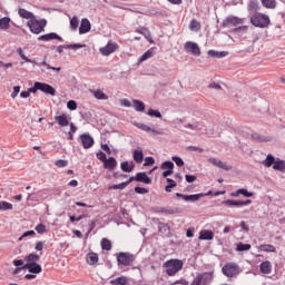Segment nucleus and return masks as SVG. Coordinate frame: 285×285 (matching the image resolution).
Segmentation results:
<instances>
[{"label": "nucleus", "instance_id": "nucleus-1", "mask_svg": "<svg viewBox=\"0 0 285 285\" xmlns=\"http://www.w3.org/2000/svg\"><path fill=\"white\" fill-rule=\"evenodd\" d=\"M39 259H41V257L36 253H31V254L27 255L24 257L26 265L22 268H27L26 271H28L29 273H31L33 275H39V273H42V271H43L41 265L39 263H37V262H39Z\"/></svg>", "mask_w": 285, "mask_h": 285}, {"label": "nucleus", "instance_id": "nucleus-2", "mask_svg": "<svg viewBox=\"0 0 285 285\" xmlns=\"http://www.w3.org/2000/svg\"><path fill=\"white\" fill-rule=\"evenodd\" d=\"M166 273L169 277H173L184 268V262L180 259H169L164 264Z\"/></svg>", "mask_w": 285, "mask_h": 285}, {"label": "nucleus", "instance_id": "nucleus-3", "mask_svg": "<svg viewBox=\"0 0 285 285\" xmlns=\"http://www.w3.org/2000/svg\"><path fill=\"white\" fill-rule=\"evenodd\" d=\"M27 26L30 29V32H32L33 35H40V32H43L46 30V26H48V20H38L37 18H32L27 22Z\"/></svg>", "mask_w": 285, "mask_h": 285}, {"label": "nucleus", "instance_id": "nucleus-4", "mask_svg": "<svg viewBox=\"0 0 285 285\" xmlns=\"http://www.w3.org/2000/svg\"><path fill=\"white\" fill-rule=\"evenodd\" d=\"M250 23L255 26V28H268V26H271V18L265 13L256 12L250 17Z\"/></svg>", "mask_w": 285, "mask_h": 285}, {"label": "nucleus", "instance_id": "nucleus-5", "mask_svg": "<svg viewBox=\"0 0 285 285\" xmlns=\"http://www.w3.org/2000/svg\"><path fill=\"white\" fill-rule=\"evenodd\" d=\"M116 259L118 266H130L136 259L134 254H130L128 252H119L116 254Z\"/></svg>", "mask_w": 285, "mask_h": 285}, {"label": "nucleus", "instance_id": "nucleus-6", "mask_svg": "<svg viewBox=\"0 0 285 285\" xmlns=\"http://www.w3.org/2000/svg\"><path fill=\"white\" fill-rule=\"evenodd\" d=\"M222 273L225 275V277H237L242 271L239 269V265L235 263H227L225 266H223Z\"/></svg>", "mask_w": 285, "mask_h": 285}, {"label": "nucleus", "instance_id": "nucleus-7", "mask_svg": "<svg viewBox=\"0 0 285 285\" xmlns=\"http://www.w3.org/2000/svg\"><path fill=\"white\" fill-rule=\"evenodd\" d=\"M208 195H213V190H209L208 193L191 194V195L176 193V197H178V199H184V202H199L202 197H208Z\"/></svg>", "mask_w": 285, "mask_h": 285}, {"label": "nucleus", "instance_id": "nucleus-8", "mask_svg": "<svg viewBox=\"0 0 285 285\" xmlns=\"http://www.w3.org/2000/svg\"><path fill=\"white\" fill-rule=\"evenodd\" d=\"M253 204L252 199H246V200H235V199H227L223 200L222 205L226 206L227 208H239V206H250Z\"/></svg>", "mask_w": 285, "mask_h": 285}, {"label": "nucleus", "instance_id": "nucleus-9", "mask_svg": "<svg viewBox=\"0 0 285 285\" xmlns=\"http://www.w3.org/2000/svg\"><path fill=\"white\" fill-rule=\"evenodd\" d=\"M130 184L132 181H139L140 184H153V178L149 177V175L146 171H139L135 176L129 177Z\"/></svg>", "mask_w": 285, "mask_h": 285}, {"label": "nucleus", "instance_id": "nucleus-10", "mask_svg": "<svg viewBox=\"0 0 285 285\" xmlns=\"http://www.w3.org/2000/svg\"><path fill=\"white\" fill-rule=\"evenodd\" d=\"M153 213L164 214V215H179L184 213L181 207L168 208V207H153Z\"/></svg>", "mask_w": 285, "mask_h": 285}, {"label": "nucleus", "instance_id": "nucleus-11", "mask_svg": "<svg viewBox=\"0 0 285 285\" xmlns=\"http://www.w3.org/2000/svg\"><path fill=\"white\" fill-rule=\"evenodd\" d=\"M244 23V18H239L237 16H228L226 19L222 22V28H230V26H239Z\"/></svg>", "mask_w": 285, "mask_h": 285}, {"label": "nucleus", "instance_id": "nucleus-12", "mask_svg": "<svg viewBox=\"0 0 285 285\" xmlns=\"http://www.w3.org/2000/svg\"><path fill=\"white\" fill-rule=\"evenodd\" d=\"M80 144L85 150H88L95 146V138L91 137L90 134L85 132L79 136Z\"/></svg>", "mask_w": 285, "mask_h": 285}, {"label": "nucleus", "instance_id": "nucleus-13", "mask_svg": "<svg viewBox=\"0 0 285 285\" xmlns=\"http://www.w3.org/2000/svg\"><path fill=\"white\" fill-rule=\"evenodd\" d=\"M185 50L186 52H190L195 57H199L202 55V49H199V45H197V42L187 41L185 43Z\"/></svg>", "mask_w": 285, "mask_h": 285}, {"label": "nucleus", "instance_id": "nucleus-14", "mask_svg": "<svg viewBox=\"0 0 285 285\" xmlns=\"http://www.w3.org/2000/svg\"><path fill=\"white\" fill-rule=\"evenodd\" d=\"M39 90L40 92H43L45 95H50L51 97H55V95H57V89H55L52 85H48L46 82L39 81Z\"/></svg>", "mask_w": 285, "mask_h": 285}, {"label": "nucleus", "instance_id": "nucleus-15", "mask_svg": "<svg viewBox=\"0 0 285 285\" xmlns=\"http://www.w3.org/2000/svg\"><path fill=\"white\" fill-rule=\"evenodd\" d=\"M80 48H86V45H82V43L60 45L57 47V52H59V55H62L63 50H79Z\"/></svg>", "mask_w": 285, "mask_h": 285}, {"label": "nucleus", "instance_id": "nucleus-16", "mask_svg": "<svg viewBox=\"0 0 285 285\" xmlns=\"http://www.w3.org/2000/svg\"><path fill=\"white\" fill-rule=\"evenodd\" d=\"M117 43L108 42L106 47L100 48V52L104 57H110L112 52L117 51Z\"/></svg>", "mask_w": 285, "mask_h": 285}, {"label": "nucleus", "instance_id": "nucleus-17", "mask_svg": "<svg viewBox=\"0 0 285 285\" xmlns=\"http://www.w3.org/2000/svg\"><path fill=\"white\" fill-rule=\"evenodd\" d=\"M90 30H92V24L90 23V20L83 18L80 22L79 35H88Z\"/></svg>", "mask_w": 285, "mask_h": 285}, {"label": "nucleus", "instance_id": "nucleus-18", "mask_svg": "<svg viewBox=\"0 0 285 285\" xmlns=\"http://www.w3.org/2000/svg\"><path fill=\"white\" fill-rule=\"evenodd\" d=\"M198 239L203 242H212V239H215V233L210 229H203L199 232Z\"/></svg>", "mask_w": 285, "mask_h": 285}, {"label": "nucleus", "instance_id": "nucleus-19", "mask_svg": "<svg viewBox=\"0 0 285 285\" xmlns=\"http://www.w3.org/2000/svg\"><path fill=\"white\" fill-rule=\"evenodd\" d=\"M52 40L63 41V38H61V36L55 32L46 33L38 38V41H52Z\"/></svg>", "mask_w": 285, "mask_h": 285}, {"label": "nucleus", "instance_id": "nucleus-20", "mask_svg": "<svg viewBox=\"0 0 285 285\" xmlns=\"http://www.w3.org/2000/svg\"><path fill=\"white\" fill-rule=\"evenodd\" d=\"M208 163L213 164L217 168H222L223 170H233V166L224 164V161L218 160L217 158H208Z\"/></svg>", "mask_w": 285, "mask_h": 285}, {"label": "nucleus", "instance_id": "nucleus-21", "mask_svg": "<svg viewBox=\"0 0 285 285\" xmlns=\"http://www.w3.org/2000/svg\"><path fill=\"white\" fill-rule=\"evenodd\" d=\"M136 32H137L138 35H142V36L145 37V39H147V41H148L149 43H155V40H153V36L150 35V30H148L147 27H138V28L136 29Z\"/></svg>", "mask_w": 285, "mask_h": 285}, {"label": "nucleus", "instance_id": "nucleus-22", "mask_svg": "<svg viewBox=\"0 0 285 285\" xmlns=\"http://www.w3.org/2000/svg\"><path fill=\"white\" fill-rule=\"evenodd\" d=\"M239 195H243V197L250 198L255 196V193L248 191V189L246 188H240V189H237L236 191H233L230 194V197H239Z\"/></svg>", "mask_w": 285, "mask_h": 285}, {"label": "nucleus", "instance_id": "nucleus-23", "mask_svg": "<svg viewBox=\"0 0 285 285\" xmlns=\"http://www.w3.org/2000/svg\"><path fill=\"white\" fill-rule=\"evenodd\" d=\"M259 272L263 273V275H271V273L273 272V265H271V261H265L261 263Z\"/></svg>", "mask_w": 285, "mask_h": 285}, {"label": "nucleus", "instance_id": "nucleus-24", "mask_svg": "<svg viewBox=\"0 0 285 285\" xmlns=\"http://www.w3.org/2000/svg\"><path fill=\"white\" fill-rule=\"evenodd\" d=\"M132 159L136 164H142L144 161V149L138 147L132 151Z\"/></svg>", "mask_w": 285, "mask_h": 285}, {"label": "nucleus", "instance_id": "nucleus-25", "mask_svg": "<svg viewBox=\"0 0 285 285\" xmlns=\"http://www.w3.org/2000/svg\"><path fill=\"white\" fill-rule=\"evenodd\" d=\"M86 259L89 266H95V264L99 263V254L95 252H90L87 254Z\"/></svg>", "mask_w": 285, "mask_h": 285}, {"label": "nucleus", "instance_id": "nucleus-26", "mask_svg": "<svg viewBox=\"0 0 285 285\" xmlns=\"http://www.w3.org/2000/svg\"><path fill=\"white\" fill-rule=\"evenodd\" d=\"M102 164L106 170H115L117 168V159L115 157L107 158Z\"/></svg>", "mask_w": 285, "mask_h": 285}, {"label": "nucleus", "instance_id": "nucleus-27", "mask_svg": "<svg viewBox=\"0 0 285 285\" xmlns=\"http://www.w3.org/2000/svg\"><path fill=\"white\" fill-rule=\"evenodd\" d=\"M253 141H258V144H263V142H268V141H273V137L271 136H262L259 134H252L250 135Z\"/></svg>", "mask_w": 285, "mask_h": 285}, {"label": "nucleus", "instance_id": "nucleus-28", "mask_svg": "<svg viewBox=\"0 0 285 285\" xmlns=\"http://www.w3.org/2000/svg\"><path fill=\"white\" fill-rule=\"evenodd\" d=\"M55 120L57 121L58 126L66 128V126H70V120H68V116L62 114L60 116H56Z\"/></svg>", "mask_w": 285, "mask_h": 285}, {"label": "nucleus", "instance_id": "nucleus-29", "mask_svg": "<svg viewBox=\"0 0 285 285\" xmlns=\"http://www.w3.org/2000/svg\"><path fill=\"white\" fill-rule=\"evenodd\" d=\"M120 168L122 173H132L135 170V161H122Z\"/></svg>", "mask_w": 285, "mask_h": 285}, {"label": "nucleus", "instance_id": "nucleus-30", "mask_svg": "<svg viewBox=\"0 0 285 285\" xmlns=\"http://www.w3.org/2000/svg\"><path fill=\"white\" fill-rule=\"evenodd\" d=\"M204 277H210L213 279V272L198 274L190 285H202Z\"/></svg>", "mask_w": 285, "mask_h": 285}, {"label": "nucleus", "instance_id": "nucleus-31", "mask_svg": "<svg viewBox=\"0 0 285 285\" xmlns=\"http://www.w3.org/2000/svg\"><path fill=\"white\" fill-rule=\"evenodd\" d=\"M10 23H12L10 17L0 18V30H10Z\"/></svg>", "mask_w": 285, "mask_h": 285}, {"label": "nucleus", "instance_id": "nucleus-32", "mask_svg": "<svg viewBox=\"0 0 285 285\" xmlns=\"http://www.w3.org/2000/svg\"><path fill=\"white\" fill-rule=\"evenodd\" d=\"M132 104H134V108L137 112H145L146 111V104H144V101L138 100V99H134Z\"/></svg>", "mask_w": 285, "mask_h": 285}, {"label": "nucleus", "instance_id": "nucleus-33", "mask_svg": "<svg viewBox=\"0 0 285 285\" xmlns=\"http://www.w3.org/2000/svg\"><path fill=\"white\" fill-rule=\"evenodd\" d=\"M276 161H277V158H275V156L269 154L266 156V159L263 160V166H265V168H271V166H275Z\"/></svg>", "mask_w": 285, "mask_h": 285}, {"label": "nucleus", "instance_id": "nucleus-34", "mask_svg": "<svg viewBox=\"0 0 285 285\" xmlns=\"http://www.w3.org/2000/svg\"><path fill=\"white\" fill-rule=\"evenodd\" d=\"M247 10L248 12H258V10H261L259 1L250 0L249 3L247 4Z\"/></svg>", "mask_w": 285, "mask_h": 285}, {"label": "nucleus", "instance_id": "nucleus-35", "mask_svg": "<svg viewBox=\"0 0 285 285\" xmlns=\"http://www.w3.org/2000/svg\"><path fill=\"white\" fill-rule=\"evenodd\" d=\"M18 14H19V17H21L22 19H30V20L35 19V13H32V12L26 10L24 8H20V9L18 10Z\"/></svg>", "mask_w": 285, "mask_h": 285}, {"label": "nucleus", "instance_id": "nucleus-36", "mask_svg": "<svg viewBox=\"0 0 285 285\" xmlns=\"http://www.w3.org/2000/svg\"><path fill=\"white\" fill-rule=\"evenodd\" d=\"M273 170H278L279 173H285V160L276 158V163H274Z\"/></svg>", "mask_w": 285, "mask_h": 285}, {"label": "nucleus", "instance_id": "nucleus-37", "mask_svg": "<svg viewBox=\"0 0 285 285\" xmlns=\"http://www.w3.org/2000/svg\"><path fill=\"white\" fill-rule=\"evenodd\" d=\"M258 249L263 253H277V248H275V246L271 244H263L258 246Z\"/></svg>", "mask_w": 285, "mask_h": 285}, {"label": "nucleus", "instance_id": "nucleus-38", "mask_svg": "<svg viewBox=\"0 0 285 285\" xmlns=\"http://www.w3.org/2000/svg\"><path fill=\"white\" fill-rule=\"evenodd\" d=\"M130 184V178L127 181L120 183L118 185H110L108 190H124Z\"/></svg>", "mask_w": 285, "mask_h": 285}, {"label": "nucleus", "instance_id": "nucleus-39", "mask_svg": "<svg viewBox=\"0 0 285 285\" xmlns=\"http://www.w3.org/2000/svg\"><path fill=\"white\" fill-rule=\"evenodd\" d=\"M167 185L165 186L166 193H173V188H177V181H175L173 178L166 179Z\"/></svg>", "mask_w": 285, "mask_h": 285}, {"label": "nucleus", "instance_id": "nucleus-40", "mask_svg": "<svg viewBox=\"0 0 285 285\" xmlns=\"http://www.w3.org/2000/svg\"><path fill=\"white\" fill-rule=\"evenodd\" d=\"M154 49L150 48L148 49L140 58H139V63H144V61H148V59L153 58L155 56V52L153 51Z\"/></svg>", "mask_w": 285, "mask_h": 285}, {"label": "nucleus", "instance_id": "nucleus-41", "mask_svg": "<svg viewBox=\"0 0 285 285\" xmlns=\"http://www.w3.org/2000/svg\"><path fill=\"white\" fill-rule=\"evenodd\" d=\"M111 285H128V278L126 276H120L110 281Z\"/></svg>", "mask_w": 285, "mask_h": 285}, {"label": "nucleus", "instance_id": "nucleus-42", "mask_svg": "<svg viewBox=\"0 0 285 285\" xmlns=\"http://www.w3.org/2000/svg\"><path fill=\"white\" fill-rule=\"evenodd\" d=\"M158 232L164 235L170 234V225H168V223H158Z\"/></svg>", "mask_w": 285, "mask_h": 285}, {"label": "nucleus", "instance_id": "nucleus-43", "mask_svg": "<svg viewBox=\"0 0 285 285\" xmlns=\"http://www.w3.org/2000/svg\"><path fill=\"white\" fill-rule=\"evenodd\" d=\"M100 245L102 250H112V242L108 238H102Z\"/></svg>", "mask_w": 285, "mask_h": 285}, {"label": "nucleus", "instance_id": "nucleus-44", "mask_svg": "<svg viewBox=\"0 0 285 285\" xmlns=\"http://www.w3.org/2000/svg\"><path fill=\"white\" fill-rule=\"evenodd\" d=\"M264 8H267L269 10H274V8H277V2L275 0H261Z\"/></svg>", "mask_w": 285, "mask_h": 285}, {"label": "nucleus", "instance_id": "nucleus-45", "mask_svg": "<svg viewBox=\"0 0 285 285\" xmlns=\"http://www.w3.org/2000/svg\"><path fill=\"white\" fill-rule=\"evenodd\" d=\"M134 126H136V128H139L140 130H144L145 132H156V130L150 128V126L141 122H135Z\"/></svg>", "mask_w": 285, "mask_h": 285}, {"label": "nucleus", "instance_id": "nucleus-46", "mask_svg": "<svg viewBox=\"0 0 285 285\" xmlns=\"http://www.w3.org/2000/svg\"><path fill=\"white\" fill-rule=\"evenodd\" d=\"M227 55H228V52H226V51H220V52L215 51V50L208 51V56L216 58V59H222V57H226Z\"/></svg>", "mask_w": 285, "mask_h": 285}, {"label": "nucleus", "instance_id": "nucleus-47", "mask_svg": "<svg viewBox=\"0 0 285 285\" xmlns=\"http://www.w3.org/2000/svg\"><path fill=\"white\" fill-rule=\"evenodd\" d=\"M250 248H252L250 244L238 243V244L236 245V250H237L238 253H244V252H246V250H250Z\"/></svg>", "mask_w": 285, "mask_h": 285}, {"label": "nucleus", "instance_id": "nucleus-48", "mask_svg": "<svg viewBox=\"0 0 285 285\" xmlns=\"http://www.w3.org/2000/svg\"><path fill=\"white\" fill-rule=\"evenodd\" d=\"M190 30H195V32H199L202 30V23L197 21V19H193L189 23Z\"/></svg>", "mask_w": 285, "mask_h": 285}, {"label": "nucleus", "instance_id": "nucleus-49", "mask_svg": "<svg viewBox=\"0 0 285 285\" xmlns=\"http://www.w3.org/2000/svg\"><path fill=\"white\" fill-rule=\"evenodd\" d=\"M147 115H148L149 117H156V119H161V117H163L160 110L153 109V108H149V109H148Z\"/></svg>", "mask_w": 285, "mask_h": 285}, {"label": "nucleus", "instance_id": "nucleus-50", "mask_svg": "<svg viewBox=\"0 0 285 285\" xmlns=\"http://www.w3.org/2000/svg\"><path fill=\"white\" fill-rule=\"evenodd\" d=\"M160 168H161V170H174V168H175V163H173V161H170V160L164 161V163L160 165Z\"/></svg>", "mask_w": 285, "mask_h": 285}, {"label": "nucleus", "instance_id": "nucleus-51", "mask_svg": "<svg viewBox=\"0 0 285 285\" xmlns=\"http://www.w3.org/2000/svg\"><path fill=\"white\" fill-rule=\"evenodd\" d=\"M13 206L11 203L0 200V210H12Z\"/></svg>", "mask_w": 285, "mask_h": 285}, {"label": "nucleus", "instance_id": "nucleus-52", "mask_svg": "<svg viewBox=\"0 0 285 285\" xmlns=\"http://www.w3.org/2000/svg\"><path fill=\"white\" fill-rule=\"evenodd\" d=\"M17 52H18L19 57H20L23 61H26V63H32V62H33L30 58L26 57V53H23V49L18 48V49H17Z\"/></svg>", "mask_w": 285, "mask_h": 285}, {"label": "nucleus", "instance_id": "nucleus-53", "mask_svg": "<svg viewBox=\"0 0 285 285\" xmlns=\"http://www.w3.org/2000/svg\"><path fill=\"white\" fill-rule=\"evenodd\" d=\"M94 97L99 100H106L108 99V96L101 91V89H98L94 92Z\"/></svg>", "mask_w": 285, "mask_h": 285}, {"label": "nucleus", "instance_id": "nucleus-54", "mask_svg": "<svg viewBox=\"0 0 285 285\" xmlns=\"http://www.w3.org/2000/svg\"><path fill=\"white\" fill-rule=\"evenodd\" d=\"M134 190L135 193H137V195H148V193H150L148 188L139 187V186H136Z\"/></svg>", "mask_w": 285, "mask_h": 285}, {"label": "nucleus", "instance_id": "nucleus-55", "mask_svg": "<svg viewBox=\"0 0 285 285\" xmlns=\"http://www.w3.org/2000/svg\"><path fill=\"white\" fill-rule=\"evenodd\" d=\"M13 266H16V268H21L22 271H26L27 268H24L23 266H26V263L23 262V259H14L12 262Z\"/></svg>", "mask_w": 285, "mask_h": 285}, {"label": "nucleus", "instance_id": "nucleus-56", "mask_svg": "<svg viewBox=\"0 0 285 285\" xmlns=\"http://www.w3.org/2000/svg\"><path fill=\"white\" fill-rule=\"evenodd\" d=\"M85 217H88V215L82 214L78 217L75 215H71V216H69V222H71V224H75V222H81V219H85Z\"/></svg>", "mask_w": 285, "mask_h": 285}, {"label": "nucleus", "instance_id": "nucleus-57", "mask_svg": "<svg viewBox=\"0 0 285 285\" xmlns=\"http://www.w3.org/2000/svg\"><path fill=\"white\" fill-rule=\"evenodd\" d=\"M70 28L71 30H77V28H79V19H77L76 16L70 20Z\"/></svg>", "mask_w": 285, "mask_h": 285}, {"label": "nucleus", "instance_id": "nucleus-58", "mask_svg": "<svg viewBox=\"0 0 285 285\" xmlns=\"http://www.w3.org/2000/svg\"><path fill=\"white\" fill-rule=\"evenodd\" d=\"M144 166H155V158L153 156H148L145 158Z\"/></svg>", "mask_w": 285, "mask_h": 285}, {"label": "nucleus", "instance_id": "nucleus-59", "mask_svg": "<svg viewBox=\"0 0 285 285\" xmlns=\"http://www.w3.org/2000/svg\"><path fill=\"white\" fill-rule=\"evenodd\" d=\"M173 161H175L176 166H178V168H181V166H184V159H181V157L179 156H174L171 157Z\"/></svg>", "mask_w": 285, "mask_h": 285}, {"label": "nucleus", "instance_id": "nucleus-60", "mask_svg": "<svg viewBox=\"0 0 285 285\" xmlns=\"http://www.w3.org/2000/svg\"><path fill=\"white\" fill-rule=\"evenodd\" d=\"M36 230H37V233L39 234V235H43V233H47V229H46V225H43V224H38L37 226H36Z\"/></svg>", "mask_w": 285, "mask_h": 285}, {"label": "nucleus", "instance_id": "nucleus-61", "mask_svg": "<svg viewBox=\"0 0 285 285\" xmlns=\"http://www.w3.org/2000/svg\"><path fill=\"white\" fill-rule=\"evenodd\" d=\"M96 157L97 159H99V161H102V164L108 159V157L106 156V153L101 150L96 154Z\"/></svg>", "mask_w": 285, "mask_h": 285}, {"label": "nucleus", "instance_id": "nucleus-62", "mask_svg": "<svg viewBox=\"0 0 285 285\" xmlns=\"http://www.w3.org/2000/svg\"><path fill=\"white\" fill-rule=\"evenodd\" d=\"M185 128H189L190 130H202V127H199V122H196L195 125L189 122L185 125Z\"/></svg>", "mask_w": 285, "mask_h": 285}, {"label": "nucleus", "instance_id": "nucleus-63", "mask_svg": "<svg viewBox=\"0 0 285 285\" xmlns=\"http://www.w3.org/2000/svg\"><path fill=\"white\" fill-rule=\"evenodd\" d=\"M67 108H68L69 110H77V101H75V100H69V101L67 102Z\"/></svg>", "mask_w": 285, "mask_h": 285}, {"label": "nucleus", "instance_id": "nucleus-64", "mask_svg": "<svg viewBox=\"0 0 285 285\" xmlns=\"http://www.w3.org/2000/svg\"><path fill=\"white\" fill-rule=\"evenodd\" d=\"M28 90H29V95L30 92H32L33 95L37 94V91L39 90V81H36L33 86L30 87Z\"/></svg>", "mask_w": 285, "mask_h": 285}]
</instances>
